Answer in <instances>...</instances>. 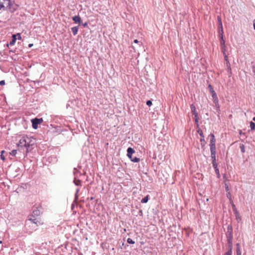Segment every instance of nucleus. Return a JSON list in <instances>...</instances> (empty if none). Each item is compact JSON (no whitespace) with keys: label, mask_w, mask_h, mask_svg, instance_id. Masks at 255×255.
<instances>
[{"label":"nucleus","mask_w":255,"mask_h":255,"mask_svg":"<svg viewBox=\"0 0 255 255\" xmlns=\"http://www.w3.org/2000/svg\"><path fill=\"white\" fill-rule=\"evenodd\" d=\"M74 183L76 186H81V181L79 179H76L75 178Z\"/></svg>","instance_id":"b1692460"},{"label":"nucleus","mask_w":255,"mask_h":255,"mask_svg":"<svg viewBox=\"0 0 255 255\" xmlns=\"http://www.w3.org/2000/svg\"><path fill=\"white\" fill-rule=\"evenodd\" d=\"M16 39H17L16 35L13 34L11 36V39L10 41L9 42V43L7 44V46H8V45H13L15 43Z\"/></svg>","instance_id":"9b49d317"},{"label":"nucleus","mask_w":255,"mask_h":255,"mask_svg":"<svg viewBox=\"0 0 255 255\" xmlns=\"http://www.w3.org/2000/svg\"><path fill=\"white\" fill-rule=\"evenodd\" d=\"M16 35V37L17 36V39L18 40H21V36L20 34L19 33H17Z\"/></svg>","instance_id":"ea45409f"},{"label":"nucleus","mask_w":255,"mask_h":255,"mask_svg":"<svg viewBox=\"0 0 255 255\" xmlns=\"http://www.w3.org/2000/svg\"><path fill=\"white\" fill-rule=\"evenodd\" d=\"M208 88L209 89L210 92L212 94V97L213 99V101H216L217 100H218V99L217 94H216L215 91H214L213 87L211 85H209Z\"/></svg>","instance_id":"0eeeda50"},{"label":"nucleus","mask_w":255,"mask_h":255,"mask_svg":"<svg viewBox=\"0 0 255 255\" xmlns=\"http://www.w3.org/2000/svg\"><path fill=\"white\" fill-rule=\"evenodd\" d=\"M194 119H195V124L196 125V127H197V128H199V118L198 117V114H197V117H195L194 116Z\"/></svg>","instance_id":"412c9836"},{"label":"nucleus","mask_w":255,"mask_h":255,"mask_svg":"<svg viewBox=\"0 0 255 255\" xmlns=\"http://www.w3.org/2000/svg\"><path fill=\"white\" fill-rule=\"evenodd\" d=\"M233 228L231 225H228L227 227V231L226 233L227 238H233Z\"/></svg>","instance_id":"6e6552de"},{"label":"nucleus","mask_w":255,"mask_h":255,"mask_svg":"<svg viewBox=\"0 0 255 255\" xmlns=\"http://www.w3.org/2000/svg\"><path fill=\"white\" fill-rule=\"evenodd\" d=\"M225 41L223 39V35H222L221 37V39H220V44L222 46V48L223 50H225Z\"/></svg>","instance_id":"f3484780"},{"label":"nucleus","mask_w":255,"mask_h":255,"mask_svg":"<svg viewBox=\"0 0 255 255\" xmlns=\"http://www.w3.org/2000/svg\"><path fill=\"white\" fill-rule=\"evenodd\" d=\"M254 28L255 30V22L254 23Z\"/></svg>","instance_id":"8fccbe9b"},{"label":"nucleus","mask_w":255,"mask_h":255,"mask_svg":"<svg viewBox=\"0 0 255 255\" xmlns=\"http://www.w3.org/2000/svg\"><path fill=\"white\" fill-rule=\"evenodd\" d=\"M225 187L226 191L227 192H229V191H229V190H230V189H229V186H228V185L227 184H226H226H225Z\"/></svg>","instance_id":"f704fd0d"},{"label":"nucleus","mask_w":255,"mask_h":255,"mask_svg":"<svg viewBox=\"0 0 255 255\" xmlns=\"http://www.w3.org/2000/svg\"><path fill=\"white\" fill-rule=\"evenodd\" d=\"M211 153H216V144H210Z\"/></svg>","instance_id":"aec40b11"},{"label":"nucleus","mask_w":255,"mask_h":255,"mask_svg":"<svg viewBox=\"0 0 255 255\" xmlns=\"http://www.w3.org/2000/svg\"><path fill=\"white\" fill-rule=\"evenodd\" d=\"M82 25L84 27H86L88 25V23L87 22H85L84 23L82 24Z\"/></svg>","instance_id":"c03bdc74"},{"label":"nucleus","mask_w":255,"mask_h":255,"mask_svg":"<svg viewBox=\"0 0 255 255\" xmlns=\"http://www.w3.org/2000/svg\"><path fill=\"white\" fill-rule=\"evenodd\" d=\"M222 28H223V24H222V23H219V24H218V29H219V30L221 29V30L222 31Z\"/></svg>","instance_id":"58836bf2"},{"label":"nucleus","mask_w":255,"mask_h":255,"mask_svg":"<svg viewBox=\"0 0 255 255\" xmlns=\"http://www.w3.org/2000/svg\"><path fill=\"white\" fill-rule=\"evenodd\" d=\"M40 214V211L37 208L33 210L32 214V216L35 217V216H38Z\"/></svg>","instance_id":"2eb2a0df"},{"label":"nucleus","mask_w":255,"mask_h":255,"mask_svg":"<svg viewBox=\"0 0 255 255\" xmlns=\"http://www.w3.org/2000/svg\"><path fill=\"white\" fill-rule=\"evenodd\" d=\"M223 54H224V58H225V60L227 61V64H229V62L228 60V57H227V56L226 55V53H225V50H223Z\"/></svg>","instance_id":"c756f323"},{"label":"nucleus","mask_w":255,"mask_h":255,"mask_svg":"<svg viewBox=\"0 0 255 255\" xmlns=\"http://www.w3.org/2000/svg\"><path fill=\"white\" fill-rule=\"evenodd\" d=\"M209 136H210V144H216V140L214 134L213 133H210Z\"/></svg>","instance_id":"4468645a"},{"label":"nucleus","mask_w":255,"mask_h":255,"mask_svg":"<svg viewBox=\"0 0 255 255\" xmlns=\"http://www.w3.org/2000/svg\"><path fill=\"white\" fill-rule=\"evenodd\" d=\"M149 199V195H147L145 197H144L141 200V202L142 203H146L148 202Z\"/></svg>","instance_id":"393cba45"},{"label":"nucleus","mask_w":255,"mask_h":255,"mask_svg":"<svg viewBox=\"0 0 255 255\" xmlns=\"http://www.w3.org/2000/svg\"><path fill=\"white\" fill-rule=\"evenodd\" d=\"M219 34H221V36L223 35V28H222V31L220 30H219Z\"/></svg>","instance_id":"a18cd8bd"},{"label":"nucleus","mask_w":255,"mask_h":255,"mask_svg":"<svg viewBox=\"0 0 255 255\" xmlns=\"http://www.w3.org/2000/svg\"><path fill=\"white\" fill-rule=\"evenodd\" d=\"M197 131L199 133L200 136H201V138H200L201 145L202 147H203L205 145L206 141L204 139V136L203 134V131L200 128H199L197 129Z\"/></svg>","instance_id":"39448f33"},{"label":"nucleus","mask_w":255,"mask_h":255,"mask_svg":"<svg viewBox=\"0 0 255 255\" xmlns=\"http://www.w3.org/2000/svg\"><path fill=\"white\" fill-rule=\"evenodd\" d=\"M253 120L255 122V117L253 118Z\"/></svg>","instance_id":"603ef678"},{"label":"nucleus","mask_w":255,"mask_h":255,"mask_svg":"<svg viewBox=\"0 0 255 255\" xmlns=\"http://www.w3.org/2000/svg\"><path fill=\"white\" fill-rule=\"evenodd\" d=\"M36 230V226L33 225L31 220H27L25 221L24 230L26 231L27 233L30 234L33 231H35Z\"/></svg>","instance_id":"f03ea898"},{"label":"nucleus","mask_w":255,"mask_h":255,"mask_svg":"<svg viewBox=\"0 0 255 255\" xmlns=\"http://www.w3.org/2000/svg\"><path fill=\"white\" fill-rule=\"evenodd\" d=\"M43 122V119L42 118H34L31 120L32 126L34 129H37L38 128V125L40 124Z\"/></svg>","instance_id":"20e7f679"},{"label":"nucleus","mask_w":255,"mask_h":255,"mask_svg":"<svg viewBox=\"0 0 255 255\" xmlns=\"http://www.w3.org/2000/svg\"><path fill=\"white\" fill-rule=\"evenodd\" d=\"M79 191H80V188H77L76 189V193H78Z\"/></svg>","instance_id":"de8ad7c7"},{"label":"nucleus","mask_w":255,"mask_h":255,"mask_svg":"<svg viewBox=\"0 0 255 255\" xmlns=\"http://www.w3.org/2000/svg\"><path fill=\"white\" fill-rule=\"evenodd\" d=\"M240 148L242 153L245 152V147L243 144L240 145Z\"/></svg>","instance_id":"cd10ccee"},{"label":"nucleus","mask_w":255,"mask_h":255,"mask_svg":"<svg viewBox=\"0 0 255 255\" xmlns=\"http://www.w3.org/2000/svg\"><path fill=\"white\" fill-rule=\"evenodd\" d=\"M127 242L129 244H134L135 242L133 241L131 239L128 238L127 240Z\"/></svg>","instance_id":"7c9ffc66"},{"label":"nucleus","mask_w":255,"mask_h":255,"mask_svg":"<svg viewBox=\"0 0 255 255\" xmlns=\"http://www.w3.org/2000/svg\"><path fill=\"white\" fill-rule=\"evenodd\" d=\"M28 220H32V223L33 224V225L36 226V227L39 225L40 224V222H39L38 221H37L36 220V219L34 218V219H32V218H30V219H28Z\"/></svg>","instance_id":"a211bd4d"},{"label":"nucleus","mask_w":255,"mask_h":255,"mask_svg":"<svg viewBox=\"0 0 255 255\" xmlns=\"http://www.w3.org/2000/svg\"><path fill=\"white\" fill-rule=\"evenodd\" d=\"M250 128L251 130L255 129V123L253 122H250Z\"/></svg>","instance_id":"bb28decb"},{"label":"nucleus","mask_w":255,"mask_h":255,"mask_svg":"<svg viewBox=\"0 0 255 255\" xmlns=\"http://www.w3.org/2000/svg\"><path fill=\"white\" fill-rule=\"evenodd\" d=\"M78 26H74L71 28L72 33L74 35H76L78 31Z\"/></svg>","instance_id":"6ab92c4d"},{"label":"nucleus","mask_w":255,"mask_h":255,"mask_svg":"<svg viewBox=\"0 0 255 255\" xmlns=\"http://www.w3.org/2000/svg\"><path fill=\"white\" fill-rule=\"evenodd\" d=\"M35 143V138L32 137H28L27 135L23 136L19 140L17 145L22 148H26L27 153L31 151L33 148Z\"/></svg>","instance_id":"f257e3e1"},{"label":"nucleus","mask_w":255,"mask_h":255,"mask_svg":"<svg viewBox=\"0 0 255 255\" xmlns=\"http://www.w3.org/2000/svg\"><path fill=\"white\" fill-rule=\"evenodd\" d=\"M138 214H139V215H140V216H143V212H142V210L141 209H140L139 211Z\"/></svg>","instance_id":"79ce46f5"},{"label":"nucleus","mask_w":255,"mask_h":255,"mask_svg":"<svg viewBox=\"0 0 255 255\" xmlns=\"http://www.w3.org/2000/svg\"><path fill=\"white\" fill-rule=\"evenodd\" d=\"M4 152V151L3 150L1 151V154H0V158L2 160H5V157L4 156V155H3V153Z\"/></svg>","instance_id":"72a5a7b5"},{"label":"nucleus","mask_w":255,"mask_h":255,"mask_svg":"<svg viewBox=\"0 0 255 255\" xmlns=\"http://www.w3.org/2000/svg\"><path fill=\"white\" fill-rule=\"evenodd\" d=\"M0 244H1V243H2V241H0Z\"/></svg>","instance_id":"864d4df0"},{"label":"nucleus","mask_w":255,"mask_h":255,"mask_svg":"<svg viewBox=\"0 0 255 255\" xmlns=\"http://www.w3.org/2000/svg\"><path fill=\"white\" fill-rule=\"evenodd\" d=\"M211 157L212 159V163L216 162V153H211Z\"/></svg>","instance_id":"5701e85b"},{"label":"nucleus","mask_w":255,"mask_h":255,"mask_svg":"<svg viewBox=\"0 0 255 255\" xmlns=\"http://www.w3.org/2000/svg\"><path fill=\"white\" fill-rule=\"evenodd\" d=\"M227 197L228 199H229L230 200H231V194L230 193V192H227Z\"/></svg>","instance_id":"e433bc0d"},{"label":"nucleus","mask_w":255,"mask_h":255,"mask_svg":"<svg viewBox=\"0 0 255 255\" xmlns=\"http://www.w3.org/2000/svg\"><path fill=\"white\" fill-rule=\"evenodd\" d=\"M236 253L237 255H242V252L241 251L240 245L239 243L236 244Z\"/></svg>","instance_id":"dca6fc26"},{"label":"nucleus","mask_w":255,"mask_h":255,"mask_svg":"<svg viewBox=\"0 0 255 255\" xmlns=\"http://www.w3.org/2000/svg\"><path fill=\"white\" fill-rule=\"evenodd\" d=\"M190 108H191V111H192L193 114L194 115V116L197 117V114H198V113L196 111V107L194 106V105L191 104L190 105Z\"/></svg>","instance_id":"ddd939ff"},{"label":"nucleus","mask_w":255,"mask_h":255,"mask_svg":"<svg viewBox=\"0 0 255 255\" xmlns=\"http://www.w3.org/2000/svg\"><path fill=\"white\" fill-rule=\"evenodd\" d=\"M78 193H75V202H76V201L78 199Z\"/></svg>","instance_id":"a19ab883"},{"label":"nucleus","mask_w":255,"mask_h":255,"mask_svg":"<svg viewBox=\"0 0 255 255\" xmlns=\"http://www.w3.org/2000/svg\"><path fill=\"white\" fill-rule=\"evenodd\" d=\"M138 42H139V41H138V40H137V39H135V40H134V41H133V42H134V43H138Z\"/></svg>","instance_id":"49530a36"},{"label":"nucleus","mask_w":255,"mask_h":255,"mask_svg":"<svg viewBox=\"0 0 255 255\" xmlns=\"http://www.w3.org/2000/svg\"><path fill=\"white\" fill-rule=\"evenodd\" d=\"M93 199H94V197H91L90 198V200H93Z\"/></svg>","instance_id":"3c124183"},{"label":"nucleus","mask_w":255,"mask_h":255,"mask_svg":"<svg viewBox=\"0 0 255 255\" xmlns=\"http://www.w3.org/2000/svg\"><path fill=\"white\" fill-rule=\"evenodd\" d=\"M135 152L134 150L129 147H128L127 149V156L131 160V161L133 162H138L140 161L139 158L136 157H132V155L133 153Z\"/></svg>","instance_id":"7ed1b4c3"},{"label":"nucleus","mask_w":255,"mask_h":255,"mask_svg":"<svg viewBox=\"0 0 255 255\" xmlns=\"http://www.w3.org/2000/svg\"><path fill=\"white\" fill-rule=\"evenodd\" d=\"M214 103H215V107L216 108L217 112L219 113L220 112V106L218 103V100H217V101H214Z\"/></svg>","instance_id":"4be33fe9"},{"label":"nucleus","mask_w":255,"mask_h":255,"mask_svg":"<svg viewBox=\"0 0 255 255\" xmlns=\"http://www.w3.org/2000/svg\"><path fill=\"white\" fill-rule=\"evenodd\" d=\"M232 208H233V211L235 215L236 220H237V221L238 222H239L241 220V218L240 216V214H239L237 209L234 203L232 204Z\"/></svg>","instance_id":"423d86ee"},{"label":"nucleus","mask_w":255,"mask_h":255,"mask_svg":"<svg viewBox=\"0 0 255 255\" xmlns=\"http://www.w3.org/2000/svg\"><path fill=\"white\" fill-rule=\"evenodd\" d=\"M4 1V3L6 5V8H11V6L14 3L13 0H3Z\"/></svg>","instance_id":"1a4fd4ad"},{"label":"nucleus","mask_w":255,"mask_h":255,"mask_svg":"<svg viewBox=\"0 0 255 255\" xmlns=\"http://www.w3.org/2000/svg\"><path fill=\"white\" fill-rule=\"evenodd\" d=\"M232 239H233V238H227L228 243L229 244L230 248H232Z\"/></svg>","instance_id":"a878e982"},{"label":"nucleus","mask_w":255,"mask_h":255,"mask_svg":"<svg viewBox=\"0 0 255 255\" xmlns=\"http://www.w3.org/2000/svg\"><path fill=\"white\" fill-rule=\"evenodd\" d=\"M72 20L75 23H78L80 24L81 23V17L79 15H76L72 17Z\"/></svg>","instance_id":"f8f14e48"},{"label":"nucleus","mask_w":255,"mask_h":255,"mask_svg":"<svg viewBox=\"0 0 255 255\" xmlns=\"http://www.w3.org/2000/svg\"><path fill=\"white\" fill-rule=\"evenodd\" d=\"M213 166L215 169V171L216 174L217 175L218 177L219 178L220 177L219 170L218 168V165L217 162L212 163Z\"/></svg>","instance_id":"9d476101"},{"label":"nucleus","mask_w":255,"mask_h":255,"mask_svg":"<svg viewBox=\"0 0 255 255\" xmlns=\"http://www.w3.org/2000/svg\"><path fill=\"white\" fill-rule=\"evenodd\" d=\"M6 7V5L4 3V1H3V2H0V9H1L2 7Z\"/></svg>","instance_id":"473e14b6"},{"label":"nucleus","mask_w":255,"mask_h":255,"mask_svg":"<svg viewBox=\"0 0 255 255\" xmlns=\"http://www.w3.org/2000/svg\"><path fill=\"white\" fill-rule=\"evenodd\" d=\"M32 46H33V44H31V43L29 44V45H28L29 47H31Z\"/></svg>","instance_id":"09e8293b"},{"label":"nucleus","mask_w":255,"mask_h":255,"mask_svg":"<svg viewBox=\"0 0 255 255\" xmlns=\"http://www.w3.org/2000/svg\"><path fill=\"white\" fill-rule=\"evenodd\" d=\"M17 153V150L15 149L12 150L10 152H9L10 155L14 156H15Z\"/></svg>","instance_id":"c85d7f7f"},{"label":"nucleus","mask_w":255,"mask_h":255,"mask_svg":"<svg viewBox=\"0 0 255 255\" xmlns=\"http://www.w3.org/2000/svg\"><path fill=\"white\" fill-rule=\"evenodd\" d=\"M232 248H230V249L225 253V255H232Z\"/></svg>","instance_id":"2f4dec72"},{"label":"nucleus","mask_w":255,"mask_h":255,"mask_svg":"<svg viewBox=\"0 0 255 255\" xmlns=\"http://www.w3.org/2000/svg\"><path fill=\"white\" fill-rule=\"evenodd\" d=\"M217 19H218V25L219 23H222L221 18L220 16H217Z\"/></svg>","instance_id":"c9c22d12"},{"label":"nucleus","mask_w":255,"mask_h":255,"mask_svg":"<svg viewBox=\"0 0 255 255\" xmlns=\"http://www.w3.org/2000/svg\"><path fill=\"white\" fill-rule=\"evenodd\" d=\"M5 84V81L4 80H1L0 81V85L2 86Z\"/></svg>","instance_id":"37998d69"},{"label":"nucleus","mask_w":255,"mask_h":255,"mask_svg":"<svg viewBox=\"0 0 255 255\" xmlns=\"http://www.w3.org/2000/svg\"><path fill=\"white\" fill-rule=\"evenodd\" d=\"M146 105H147L148 106H149V107L151 106L152 105V102H151V101H150V100H148V101H147V102H146Z\"/></svg>","instance_id":"4c0bfd02"}]
</instances>
